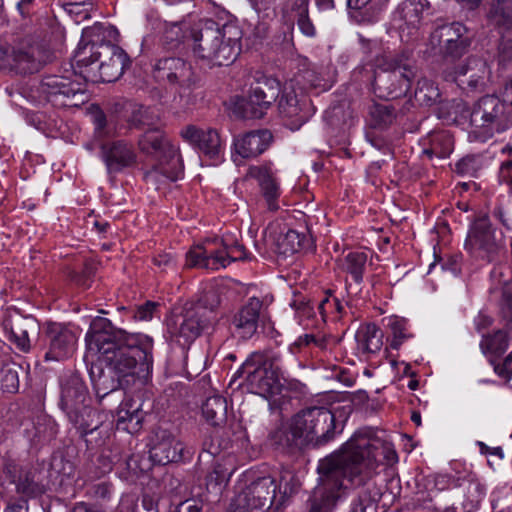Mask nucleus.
Segmentation results:
<instances>
[{
  "instance_id": "1",
  "label": "nucleus",
  "mask_w": 512,
  "mask_h": 512,
  "mask_svg": "<svg viewBox=\"0 0 512 512\" xmlns=\"http://www.w3.org/2000/svg\"><path fill=\"white\" fill-rule=\"evenodd\" d=\"M383 443L372 437L371 432L358 431L343 445L340 453L332 454L320 461L317 471L319 482L312 490L307 502V512H333L344 495L347 486L363 484L361 465L379 455Z\"/></svg>"
},
{
  "instance_id": "2",
  "label": "nucleus",
  "mask_w": 512,
  "mask_h": 512,
  "mask_svg": "<svg viewBox=\"0 0 512 512\" xmlns=\"http://www.w3.org/2000/svg\"><path fill=\"white\" fill-rule=\"evenodd\" d=\"M85 340L90 350L102 357L129 386L144 385L152 372L153 341L143 334L128 333L116 328L109 319L95 317Z\"/></svg>"
},
{
  "instance_id": "3",
  "label": "nucleus",
  "mask_w": 512,
  "mask_h": 512,
  "mask_svg": "<svg viewBox=\"0 0 512 512\" xmlns=\"http://www.w3.org/2000/svg\"><path fill=\"white\" fill-rule=\"evenodd\" d=\"M342 429L338 430L335 415L329 409L313 406L295 414L287 427L274 432L273 440L287 453H297L310 444L313 447L326 445Z\"/></svg>"
},
{
  "instance_id": "4",
  "label": "nucleus",
  "mask_w": 512,
  "mask_h": 512,
  "mask_svg": "<svg viewBox=\"0 0 512 512\" xmlns=\"http://www.w3.org/2000/svg\"><path fill=\"white\" fill-rule=\"evenodd\" d=\"M188 33L195 57L213 66L229 65L239 55L242 32L234 23L202 19L190 25Z\"/></svg>"
},
{
  "instance_id": "5",
  "label": "nucleus",
  "mask_w": 512,
  "mask_h": 512,
  "mask_svg": "<svg viewBox=\"0 0 512 512\" xmlns=\"http://www.w3.org/2000/svg\"><path fill=\"white\" fill-rule=\"evenodd\" d=\"M372 89L381 99H397L406 96L417 76L418 67L413 52L402 50L383 55L376 60Z\"/></svg>"
},
{
  "instance_id": "6",
  "label": "nucleus",
  "mask_w": 512,
  "mask_h": 512,
  "mask_svg": "<svg viewBox=\"0 0 512 512\" xmlns=\"http://www.w3.org/2000/svg\"><path fill=\"white\" fill-rule=\"evenodd\" d=\"M59 407L80 437L98 428L97 412L91 406L88 388L77 373L69 372L61 377Z\"/></svg>"
},
{
  "instance_id": "7",
  "label": "nucleus",
  "mask_w": 512,
  "mask_h": 512,
  "mask_svg": "<svg viewBox=\"0 0 512 512\" xmlns=\"http://www.w3.org/2000/svg\"><path fill=\"white\" fill-rule=\"evenodd\" d=\"M282 375V356L269 349L251 353L232 376L231 383L243 378L249 390L259 395H271L279 385Z\"/></svg>"
},
{
  "instance_id": "8",
  "label": "nucleus",
  "mask_w": 512,
  "mask_h": 512,
  "mask_svg": "<svg viewBox=\"0 0 512 512\" xmlns=\"http://www.w3.org/2000/svg\"><path fill=\"white\" fill-rule=\"evenodd\" d=\"M75 60L80 67L98 63L100 80L106 83L117 81L131 64L129 56L120 46L105 41L104 36L101 38L99 34L83 47H78Z\"/></svg>"
},
{
  "instance_id": "9",
  "label": "nucleus",
  "mask_w": 512,
  "mask_h": 512,
  "mask_svg": "<svg viewBox=\"0 0 512 512\" xmlns=\"http://www.w3.org/2000/svg\"><path fill=\"white\" fill-rule=\"evenodd\" d=\"M286 496V489L281 492L274 478L260 477L233 498L228 512H276L283 506Z\"/></svg>"
},
{
  "instance_id": "10",
  "label": "nucleus",
  "mask_w": 512,
  "mask_h": 512,
  "mask_svg": "<svg viewBox=\"0 0 512 512\" xmlns=\"http://www.w3.org/2000/svg\"><path fill=\"white\" fill-rule=\"evenodd\" d=\"M140 151L155 157L159 163L145 177L160 173L171 181H176L183 173V165L177 149L169 143L164 133L157 127L147 128L138 139Z\"/></svg>"
},
{
  "instance_id": "11",
  "label": "nucleus",
  "mask_w": 512,
  "mask_h": 512,
  "mask_svg": "<svg viewBox=\"0 0 512 512\" xmlns=\"http://www.w3.org/2000/svg\"><path fill=\"white\" fill-rule=\"evenodd\" d=\"M470 122L480 129L478 137L486 140L512 127V108L495 95H485L475 103Z\"/></svg>"
},
{
  "instance_id": "12",
  "label": "nucleus",
  "mask_w": 512,
  "mask_h": 512,
  "mask_svg": "<svg viewBox=\"0 0 512 512\" xmlns=\"http://www.w3.org/2000/svg\"><path fill=\"white\" fill-rule=\"evenodd\" d=\"M153 77L158 82L179 86L178 95L174 97V101L179 98L181 106L187 108L195 103L196 97L192 95L191 90L197 84L198 77L186 60L175 56L159 58L153 65Z\"/></svg>"
},
{
  "instance_id": "13",
  "label": "nucleus",
  "mask_w": 512,
  "mask_h": 512,
  "mask_svg": "<svg viewBox=\"0 0 512 512\" xmlns=\"http://www.w3.org/2000/svg\"><path fill=\"white\" fill-rule=\"evenodd\" d=\"M40 342L45 361H63L74 354L77 336L72 329L61 323L47 322Z\"/></svg>"
},
{
  "instance_id": "14",
  "label": "nucleus",
  "mask_w": 512,
  "mask_h": 512,
  "mask_svg": "<svg viewBox=\"0 0 512 512\" xmlns=\"http://www.w3.org/2000/svg\"><path fill=\"white\" fill-rule=\"evenodd\" d=\"M465 249L476 259L488 263L498 260L502 245L496 240L487 215L478 217L473 222L465 241Z\"/></svg>"
},
{
  "instance_id": "15",
  "label": "nucleus",
  "mask_w": 512,
  "mask_h": 512,
  "mask_svg": "<svg viewBox=\"0 0 512 512\" xmlns=\"http://www.w3.org/2000/svg\"><path fill=\"white\" fill-rule=\"evenodd\" d=\"M38 92L55 107H73L83 103L84 90L79 82L68 77L48 75L42 78Z\"/></svg>"
},
{
  "instance_id": "16",
  "label": "nucleus",
  "mask_w": 512,
  "mask_h": 512,
  "mask_svg": "<svg viewBox=\"0 0 512 512\" xmlns=\"http://www.w3.org/2000/svg\"><path fill=\"white\" fill-rule=\"evenodd\" d=\"M467 28L460 22L438 26L430 35V44L438 47L445 59H459L468 52L471 39Z\"/></svg>"
},
{
  "instance_id": "17",
  "label": "nucleus",
  "mask_w": 512,
  "mask_h": 512,
  "mask_svg": "<svg viewBox=\"0 0 512 512\" xmlns=\"http://www.w3.org/2000/svg\"><path fill=\"white\" fill-rule=\"evenodd\" d=\"M279 114L292 128H300L315 113V107L306 92L296 89L293 81L285 85L278 101Z\"/></svg>"
},
{
  "instance_id": "18",
  "label": "nucleus",
  "mask_w": 512,
  "mask_h": 512,
  "mask_svg": "<svg viewBox=\"0 0 512 512\" xmlns=\"http://www.w3.org/2000/svg\"><path fill=\"white\" fill-rule=\"evenodd\" d=\"M50 60L45 45L33 37L23 38L11 49L8 65L22 74L38 72Z\"/></svg>"
},
{
  "instance_id": "19",
  "label": "nucleus",
  "mask_w": 512,
  "mask_h": 512,
  "mask_svg": "<svg viewBox=\"0 0 512 512\" xmlns=\"http://www.w3.org/2000/svg\"><path fill=\"white\" fill-rule=\"evenodd\" d=\"M2 472L5 478L15 485L16 492L26 498H35L45 492L36 469L24 465L19 460L4 457Z\"/></svg>"
},
{
  "instance_id": "20",
  "label": "nucleus",
  "mask_w": 512,
  "mask_h": 512,
  "mask_svg": "<svg viewBox=\"0 0 512 512\" xmlns=\"http://www.w3.org/2000/svg\"><path fill=\"white\" fill-rule=\"evenodd\" d=\"M280 82L273 78L258 80L240 105L244 118L260 119L280 95Z\"/></svg>"
},
{
  "instance_id": "21",
  "label": "nucleus",
  "mask_w": 512,
  "mask_h": 512,
  "mask_svg": "<svg viewBox=\"0 0 512 512\" xmlns=\"http://www.w3.org/2000/svg\"><path fill=\"white\" fill-rule=\"evenodd\" d=\"M487 63L477 57H468L464 62L457 64L453 70L445 71L444 78L452 81L466 91H480L484 88L485 78L488 76Z\"/></svg>"
},
{
  "instance_id": "22",
  "label": "nucleus",
  "mask_w": 512,
  "mask_h": 512,
  "mask_svg": "<svg viewBox=\"0 0 512 512\" xmlns=\"http://www.w3.org/2000/svg\"><path fill=\"white\" fill-rule=\"evenodd\" d=\"M210 325V317L202 315L198 309H192L187 304L182 314L177 317L171 334L175 341L186 349Z\"/></svg>"
},
{
  "instance_id": "23",
  "label": "nucleus",
  "mask_w": 512,
  "mask_h": 512,
  "mask_svg": "<svg viewBox=\"0 0 512 512\" xmlns=\"http://www.w3.org/2000/svg\"><path fill=\"white\" fill-rule=\"evenodd\" d=\"M487 18L501 34L499 53L503 60H512V0H496L489 8Z\"/></svg>"
},
{
  "instance_id": "24",
  "label": "nucleus",
  "mask_w": 512,
  "mask_h": 512,
  "mask_svg": "<svg viewBox=\"0 0 512 512\" xmlns=\"http://www.w3.org/2000/svg\"><path fill=\"white\" fill-rule=\"evenodd\" d=\"M183 444L170 431L157 428L151 439L150 459L159 465H166L182 460Z\"/></svg>"
},
{
  "instance_id": "25",
  "label": "nucleus",
  "mask_w": 512,
  "mask_h": 512,
  "mask_svg": "<svg viewBox=\"0 0 512 512\" xmlns=\"http://www.w3.org/2000/svg\"><path fill=\"white\" fill-rule=\"evenodd\" d=\"M101 158L109 174H116L136 163L134 147L126 140H114L101 145Z\"/></svg>"
},
{
  "instance_id": "26",
  "label": "nucleus",
  "mask_w": 512,
  "mask_h": 512,
  "mask_svg": "<svg viewBox=\"0 0 512 512\" xmlns=\"http://www.w3.org/2000/svg\"><path fill=\"white\" fill-rule=\"evenodd\" d=\"M89 375L99 402L116 390L130 387L110 366L102 362L101 356L92 363Z\"/></svg>"
},
{
  "instance_id": "27",
  "label": "nucleus",
  "mask_w": 512,
  "mask_h": 512,
  "mask_svg": "<svg viewBox=\"0 0 512 512\" xmlns=\"http://www.w3.org/2000/svg\"><path fill=\"white\" fill-rule=\"evenodd\" d=\"M180 135L209 158H219L222 145L217 130L212 128L202 129L195 125H188L181 130Z\"/></svg>"
},
{
  "instance_id": "28",
  "label": "nucleus",
  "mask_w": 512,
  "mask_h": 512,
  "mask_svg": "<svg viewBox=\"0 0 512 512\" xmlns=\"http://www.w3.org/2000/svg\"><path fill=\"white\" fill-rule=\"evenodd\" d=\"M272 142L270 130H252L235 138L234 149L242 158H254L264 153Z\"/></svg>"
},
{
  "instance_id": "29",
  "label": "nucleus",
  "mask_w": 512,
  "mask_h": 512,
  "mask_svg": "<svg viewBox=\"0 0 512 512\" xmlns=\"http://www.w3.org/2000/svg\"><path fill=\"white\" fill-rule=\"evenodd\" d=\"M262 307V301L253 297L233 316L232 325L240 337L248 339L256 333Z\"/></svg>"
},
{
  "instance_id": "30",
  "label": "nucleus",
  "mask_w": 512,
  "mask_h": 512,
  "mask_svg": "<svg viewBox=\"0 0 512 512\" xmlns=\"http://www.w3.org/2000/svg\"><path fill=\"white\" fill-rule=\"evenodd\" d=\"M376 459L377 456L361 465L362 475L365 476L364 483L360 485L354 483L353 485L363 486V488L355 493L349 512H377V503L380 500L381 492L374 484L367 482L369 476L365 472V469L373 466Z\"/></svg>"
},
{
  "instance_id": "31",
  "label": "nucleus",
  "mask_w": 512,
  "mask_h": 512,
  "mask_svg": "<svg viewBox=\"0 0 512 512\" xmlns=\"http://www.w3.org/2000/svg\"><path fill=\"white\" fill-rule=\"evenodd\" d=\"M276 247L279 254L287 257L300 252L312 251L314 241L312 236L306 232L288 229L286 233H281L278 236Z\"/></svg>"
},
{
  "instance_id": "32",
  "label": "nucleus",
  "mask_w": 512,
  "mask_h": 512,
  "mask_svg": "<svg viewBox=\"0 0 512 512\" xmlns=\"http://www.w3.org/2000/svg\"><path fill=\"white\" fill-rule=\"evenodd\" d=\"M4 326L9 333V340L20 351L28 352L31 348L28 332L38 328L36 319L32 316L9 318L5 321Z\"/></svg>"
},
{
  "instance_id": "33",
  "label": "nucleus",
  "mask_w": 512,
  "mask_h": 512,
  "mask_svg": "<svg viewBox=\"0 0 512 512\" xmlns=\"http://www.w3.org/2000/svg\"><path fill=\"white\" fill-rule=\"evenodd\" d=\"M247 175L258 181L262 194L267 202L268 209L275 211L278 209L277 199L279 197V186L275 181L272 172L265 166H251Z\"/></svg>"
},
{
  "instance_id": "34",
  "label": "nucleus",
  "mask_w": 512,
  "mask_h": 512,
  "mask_svg": "<svg viewBox=\"0 0 512 512\" xmlns=\"http://www.w3.org/2000/svg\"><path fill=\"white\" fill-rule=\"evenodd\" d=\"M20 365L13 361L10 347L0 344V388L4 392L14 393L19 388Z\"/></svg>"
},
{
  "instance_id": "35",
  "label": "nucleus",
  "mask_w": 512,
  "mask_h": 512,
  "mask_svg": "<svg viewBox=\"0 0 512 512\" xmlns=\"http://www.w3.org/2000/svg\"><path fill=\"white\" fill-rule=\"evenodd\" d=\"M430 10L428 0H404L397 7L394 17L403 21L408 27L418 28L424 13Z\"/></svg>"
},
{
  "instance_id": "36",
  "label": "nucleus",
  "mask_w": 512,
  "mask_h": 512,
  "mask_svg": "<svg viewBox=\"0 0 512 512\" xmlns=\"http://www.w3.org/2000/svg\"><path fill=\"white\" fill-rule=\"evenodd\" d=\"M357 350L364 355L375 354L383 345V332L374 323L362 325L355 334Z\"/></svg>"
},
{
  "instance_id": "37",
  "label": "nucleus",
  "mask_w": 512,
  "mask_h": 512,
  "mask_svg": "<svg viewBox=\"0 0 512 512\" xmlns=\"http://www.w3.org/2000/svg\"><path fill=\"white\" fill-rule=\"evenodd\" d=\"M202 416L213 426H222L227 419V401L220 395L208 397L202 405Z\"/></svg>"
},
{
  "instance_id": "38",
  "label": "nucleus",
  "mask_w": 512,
  "mask_h": 512,
  "mask_svg": "<svg viewBox=\"0 0 512 512\" xmlns=\"http://www.w3.org/2000/svg\"><path fill=\"white\" fill-rule=\"evenodd\" d=\"M217 255L215 249H208L203 246H196L186 254V266L188 268H204L218 270Z\"/></svg>"
},
{
  "instance_id": "39",
  "label": "nucleus",
  "mask_w": 512,
  "mask_h": 512,
  "mask_svg": "<svg viewBox=\"0 0 512 512\" xmlns=\"http://www.w3.org/2000/svg\"><path fill=\"white\" fill-rule=\"evenodd\" d=\"M367 254L365 252L351 251L340 260L341 269L350 274L356 284L363 281L366 269Z\"/></svg>"
},
{
  "instance_id": "40",
  "label": "nucleus",
  "mask_w": 512,
  "mask_h": 512,
  "mask_svg": "<svg viewBox=\"0 0 512 512\" xmlns=\"http://www.w3.org/2000/svg\"><path fill=\"white\" fill-rule=\"evenodd\" d=\"M454 140L447 131L435 132L430 136V147L423 150L429 158H446L453 151Z\"/></svg>"
},
{
  "instance_id": "41",
  "label": "nucleus",
  "mask_w": 512,
  "mask_h": 512,
  "mask_svg": "<svg viewBox=\"0 0 512 512\" xmlns=\"http://www.w3.org/2000/svg\"><path fill=\"white\" fill-rule=\"evenodd\" d=\"M222 247L215 249L218 269L226 268L231 262L243 261L248 258L245 247L240 243H228L227 239L221 240Z\"/></svg>"
},
{
  "instance_id": "42",
  "label": "nucleus",
  "mask_w": 512,
  "mask_h": 512,
  "mask_svg": "<svg viewBox=\"0 0 512 512\" xmlns=\"http://www.w3.org/2000/svg\"><path fill=\"white\" fill-rule=\"evenodd\" d=\"M143 415L139 407L125 403L118 411L117 427L129 433H135L141 428Z\"/></svg>"
},
{
  "instance_id": "43",
  "label": "nucleus",
  "mask_w": 512,
  "mask_h": 512,
  "mask_svg": "<svg viewBox=\"0 0 512 512\" xmlns=\"http://www.w3.org/2000/svg\"><path fill=\"white\" fill-rule=\"evenodd\" d=\"M58 433V425L55 420L47 415L40 414L34 421V438L39 443H47L53 440Z\"/></svg>"
},
{
  "instance_id": "44",
  "label": "nucleus",
  "mask_w": 512,
  "mask_h": 512,
  "mask_svg": "<svg viewBox=\"0 0 512 512\" xmlns=\"http://www.w3.org/2000/svg\"><path fill=\"white\" fill-rule=\"evenodd\" d=\"M483 353L500 356L508 349V335L504 330H497L492 335H483L480 342Z\"/></svg>"
},
{
  "instance_id": "45",
  "label": "nucleus",
  "mask_w": 512,
  "mask_h": 512,
  "mask_svg": "<svg viewBox=\"0 0 512 512\" xmlns=\"http://www.w3.org/2000/svg\"><path fill=\"white\" fill-rule=\"evenodd\" d=\"M388 0H348V7L358 11L361 21L372 22Z\"/></svg>"
},
{
  "instance_id": "46",
  "label": "nucleus",
  "mask_w": 512,
  "mask_h": 512,
  "mask_svg": "<svg viewBox=\"0 0 512 512\" xmlns=\"http://www.w3.org/2000/svg\"><path fill=\"white\" fill-rule=\"evenodd\" d=\"M327 347V341L324 338H317L313 334H304L297 338L289 347V351L292 354L308 352L312 353L314 349L325 350Z\"/></svg>"
},
{
  "instance_id": "47",
  "label": "nucleus",
  "mask_w": 512,
  "mask_h": 512,
  "mask_svg": "<svg viewBox=\"0 0 512 512\" xmlns=\"http://www.w3.org/2000/svg\"><path fill=\"white\" fill-rule=\"evenodd\" d=\"M439 98V89L433 81L426 78L418 80L415 90V99L421 105L431 106L435 104Z\"/></svg>"
},
{
  "instance_id": "48",
  "label": "nucleus",
  "mask_w": 512,
  "mask_h": 512,
  "mask_svg": "<svg viewBox=\"0 0 512 512\" xmlns=\"http://www.w3.org/2000/svg\"><path fill=\"white\" fill-rule=\"evenodd\" d=\"M498 308L501 321L512 329V282H505L501 287Z\"/></svg>"
},
{
  "instance_id": "49",
  "label": "nucleus",
  "mask_w": 512,
  "mask_h": 512,
  "mask_svg": "<svg viewBox=\"0 0 512 512\" xmlns=\"http://www.w3.org/2000/svg\"><path fill=\"white\" fill-rule=\"evenodd\" d=\"M465 491V499L462 502V506H464L465 512H473L483 500L485 488L477 480H468Z\"/></svg>"
},
{
  "instance_id": "50",
  "label": "nucleus",
  "mask_w": 512,
  "mask_h": 512,
  "mask_svg": "<svg viewBox=\"0 0 512 512\" xmlns=\"http://www.w3.org/2000/svg\"><path fill=\"white\" fill-rule=\"evenodd\" d=\"M220 302L221 299L218 291L214 288H209L200 295L195 303L188 304V306L192 309H198L202 315L210 317L209 314L220 305Z\"/></svg>"
},
{
  "instance_id": "51",
  "label": "nucleus",
  "mask_w": 512,
  "mask_h": 512,
  "mask_svg": "<svg viewBox=\"0 0 512 512\" xmlns=\"http://www.w3.org/2000/svg\"><path fill=\"white\" fill-rule=\"evenodd\" d=\"M324 118L331 127L340 129L352 119V111L348 106L339 104L329 108Z\"/></svg>"
},
{
  "instance_id": "52",
  "label": "nucleus",
  "mask_w": 512,
  "mask_h": 512,
  "mask_svg": "<svg viewBox=\"0 0 512 512\" xmlns=\"http://www.w3.org/2000/svg\"><path fill=\"white\" fill-rule=\"evenodd\" d=\"M157 121V116L154 115L153 110L150 107L139 106L134 109L128 119V123L131 127L136 129L152 128Z\"/></svg>"
},
{
  "instance_id": "53",
  "label": "nucleus",
  "mask_w": 512,
  "mask_h": 512,
  "mask_svg": "<svg viewBox=\"0 0 512 512\" xmlns=\"http://www.w3.org/2000/svg\"><path fill=\"white\" fill-rule=\"evenodd\" d=\"M232 472L233 470L226 467L225 464L216 462L206 477L207 487L220 490L221 486L229 481Z\"/></svg>"
},
{
  "instance_id": "54",
  "label": "nucleus",
  "mask_w": 512,
  "mask_h": 512,
  "mask_svg": "<svg viewBox=\"0 0 512 512\" xmlns=\"http://www.w3.org/2000/svg\"><path fill=\"white\" fill-rule=\"evenodd\" d=\"M120 509L127 512H159L157 501L148 494L142 496L140 504L134 503L132 499L123 500Z\"/></svg>"
},
{
  "instance_id": "55",
  "label": "nucleus",
  "mask_w": 512,
  "mask_h": 512,
  "mask_svg": "<svg viewBox=\"0 0 512 512\" xmlns=\"http://www.w3.org/2000/svg\"><path fill=\"white\" fill-rule=\"evenodd\" d=\"M370 115L379 127H387L395 119V110L393 106L386 104H375L371 107Z\"/></svg>"
},
{
  "instance_id": "56",
  "label": "nucleus",
  "mask_w": 512,
  "mask_h": 512,
  "mask_svg": "<svg viewBox=\"0 0 512 512\" xmlns=\"http://www.w3.org/2000/svg\"><path fill=\"white\" fill-rule=\"evenodd\" d=\"M95 272V266L92 263L86 262L80 272L76 270H70L68 272V277L79 287L87 289L91 285Z\"/></svg>"
},
{
  "instance_id": "57",
  "label": "nucleus",
  "mask_w": 512,
  "mask_h": 512,
  "mask_svg": "<svg viewBox=\"0 0 512 512\" xmlns=\"http://www.w3.org/2000/svg\"><path fill=\"white\" fill-rule=\"evenodd\" d=\"M481 166V158L479 156L468 155L456 163L455 171L462 176L475 177Z\"/></svg>"
},
{
  "instance_id": "58",
  "label": "nucleus",
  "mask_w": 512,
  "mask_h": 512,
  "mask_svg": "<svg viewBox=\"0 0 512 512\" xmlns=\"http://www.w3.org/2000/svg\"><path fill=\"white\" fill-rule=\"evenodd\" d=\"M388 326L393 334L390 346L392 349H399L403 341L409 337L406 333V321L403 318L392 317L389 320Z\"/></svg>"
},
{
  "instance_id": "59",
  "label": "nucleus",
  "mask_w": 512,
  "mask_h": 512,
  "mask_svg": "<svg viewBox=\"0 0 512 512\" xmlns=\"http://www.w3.org/2000/svg\"><path fill=\"white\" fill-rule=\"evenodd\" d=\"M296 89L306 92L308 89H316L321 86L320 77L312 70H305L298 74L294 80Z\"/></svg>"
},
{
  "instance_id": "60",
  "label": "nucleus",
  "mask_w": 512,
  "mask_h": 512,
  "mask_svg": "<svg viewBox=\"0 0 512 512\" xmlns=\"http://www.w3.org/2000/svg\"><path fill=\"white\" fill-rule=\"evenodd\" d=\"M189 27L183 29L179 24H172L169 28L165 30L164 33V41L167 44L171 45V48L176 47L178 43L182 41V39L186 41H190V38L187 37Z\"/></svg>"
},
{
  "instance_id": "61",
  "label": "nucleus",
  "mask_w": 512,
  "mask_h": 512,
  "mask_svg": "<svg viewBox=\"0 0 512 512\" xmlns=\"http://www.w3.org/2000/svg\"><path fill=\"white\" fill-rule=\"evenodd\" d=\"M327 306H333L334 311H336L339 314L342 313L344 309L340 300L337 297L333 296L330 291H327L325 297L316 304V308L319 314L321 315L323 321H326Z\"/></svg>"
},
{
  "instance_id": "62",
  "label": "nucleus",
  "mask_w": 512,
  "mask_h": 512,
  "mask_svg": "<svg viewBox=\"0 0 512 512\" xmlns=\"http://www.w3.org/2000/svg\"><path fill=\"white\" fill-rule=\"evenodd\" d=\"M157 307V303L147 301L146 303L138 306L135 310H133V318L139 321L151 320Z\"/></svg>"
},
{
  "instance_id": "63",
  "label": "nucleus",
  "mask_w": 512,
  "mask_h": 512,
  "mask_svg": "<svg viewBox=\"0 0 512 512\" xmlns=\"http://www.w3.org/2000/svg\"><path fill=\"white\" fill-rule=\"evenodd\" d=\"M252 8L262 15V17H269L275 14L274 0H248Z\"/></svg>"
},
{
  "instance_id": "64",
  "label": "nucleus",
  "mask_w": 512,
  "mask_h": 512,
  "mask_svg": "<svg viewBox=\"0 0 512 512\" xmlns=\"http://www.w3.org/2000/svg\"><path fill=\"white\" fill-rule=\"evenodd\" d=\"M299 318H310L315 315V305L310 300H295L292 303Z\"/></svg>"
}]
</instances>
